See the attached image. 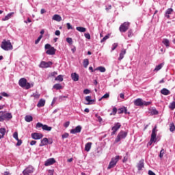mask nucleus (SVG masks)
<instances>
[{
	"label": "nucleus",
	"mask_w": 175,
	"mask_h": 175,
	"mask_svg": "<svg viewBox=\"0 0 175 175\" xmlns=\"http://www.w3.org/2000/svg\"><path fill=\"white\" fill-rule=\"evenodd\" d=\"M55 80L56 81H64V77H62V75H58Z\"/></svg>",
	"instance_id": "36"
},
{
	"label": "nucleus",
	"mask_w": 175,
	"mask_h": 175,
	"mask_svg": "<svg viewBox=\"0 0 175 175\" xmlns=\"http://www.w3.org/2000/svg\"><path fill=\"white\" fill-rule=\"evenodd\" d=\"M117 114V108L113 107L112 113H110V116H116Z\"/></svg>",
	"instance_id": "42"
},
{
	"label": "nucleus",
	"mask_w": 175,
	"mask_h": 175,
	"mask_svg": "<svg viewBox=\"0 0 175 175\" xmlns=\"http://www.w3.org/2000/svg\"><path fill=\"white\" fill-rule=\"evenodd\" d=\"M1 95H2V96H5V98L9 97V94H8V93H6L5 92H2Z\"/></svg>",
	"instance_id": "56"
},
{
	"label": "nucleus",
	"mask_w": 175,
	"mask_h": 175,
	"mask_svg": "<svg viewBox=\"0 0 175 175\" xmlns=\"http://www.w3.org/2000/svg\"><path fill=\"white\" fill-rule=\"evenodd\" d=\"M130 25H131V23H129V22H124L119 27V31L120 32H126L127 30L129 29Z\"/></svg>",
	"instance_id": "9"
},
{
	"label": "nucleus",
	"mask_w": 175,
	"mask_h": 175,
	"mask_svg": "<svg viewBox=\"0 0 175 175\" xmlns=\"http://www.w3.org/2000/svg\"><path fill=\"white\" fill-rule=\"evenodd\" d=\"M170 132H174L175 131V125H174V123H171L170 124Z\"/></svg>",
	"instance_id": "34"
},
{
	"label": "nucleus",
	"mask_w": 175,
	"mask_h": 175,
	"mask_svg": "<svg viewBox=\"0 0 175 175\" xmlns=\"http://www.w3.org/2000/svg\"><path fill=\"white\" fill-rule=\"evenodd\" d=\"M172 12H173V9L169 8L167 10L165 14H172Z\"/></svg>",
	"instance_id": "47"
},
{
	"label": "nucleus",
	"mask_w": 175,
	"mask_h": 175,
	"mask_svg": "<svg viewBox=\"0 0 175 175\" xmlns=\"http://www.w3.org/2000/svg\"><path fill=\"white\" fill-rule=\"evenodd\" d=\"M44 105H46V100L41 98L40 99V100L38 101L37 106L38 107H43L44 106Z\"/></svg>",
	"instance_id": "20"
},
{
	"label": "nucleus",
	"mask_w": 175,
	"mask_h": 175,
	"mask_svg": "<svg viewBox=\"0 0 175 175\" xmlns=\"http://www.w3.org/2000/svg\"><path fill=\"white\" fill-rule=\"evenodd\" d=\"M91 146H92V142H88L85 145V151H87V152H88L90 150H91Z\"/></svg>",
	"instance_id": "25"
},
{
	"label": "nucleus",
	"mask_w": 175,
	"mask_h": 175,
	"mask_svg": "<svg viewBox=\"0 0 175 175\" xmlns=\"http://www.w3.org/2000/svg\"><path fill=\"white\" fill-rule=\"evenodd\" d=\"M33 173V167L32 165L28 166L25 170L23 171V175H29Z\"/></svg>",
	"instance_id": "11"
},
{
	"label": "nucleus",
	"mask_w": 175,
	"mask_h": 175,
	"mask_svg": "<svg viewBox=\"0 0 175 175\" xmlns=\"http://www.w3.org/2000/svg\"><path fill=\"white\" fill-rule=\"evenodd\" d=\"M148 174H149V175H157V174H155L154 173V172H152V170H149V171H148Z\"/></svg>",
	"instance_id": "62"
},
{
	"label": "nucleus",
	"mask_w": 175,
	"mask_h": 175,
	"mask_svg": "<svg viewBox=\"0 0 175 175\" xmlns=\"http://www.w3.org/2000/svg\"><path fill=\"white\" fill-rule=\"evenodd\" d=\"M163 95H170V91L166 88H163L161 91Z\"/></svg>",
	"instance_id": "27"
},
{
	"label": "nucleus",
	"mask_w": 175,
	"mask_h": 175,
	"mask_svg": "<svg viewBox=\"0 0 175 175\" xmlns=\"http://www.w3.org/2000/svg\"><path fill=\"white\" fill-rule=\"evenodd\" d=\"M110 38V34H107V36H105L101 40H100V43H103V42H106V40H107V39H109Z\"/></svg>",
	"instance_id": "38"
},
{
	"label": "nucleus",
	"mask_w": 175,
	"mask_h": 175,
	"mask_svg": "<svg viewBox=\"0 0 175 175\" xmlns=\"http://www.w3.org/2000/svg\"><path fill=\"white\" fill-rule=\"evenodd\" d=\"M18 84L22 88H25L26 90L31 88V83L27 82V79L25 78H21L18 81Z\"/></svg>",
	"instance_id": "5"
},
{
	"label": "nucleus",
	"mask_w": 175,
	"mask_h": 175,
	"mask_svg": "<svg viewBox=\"0 0 175 175\" xmlns=\"http://www.w3.org/2000/svg\"><path fill=\"white\" fill-rule=\"evenodd\" d=\"M117 47H118V44L117 43H114L113 45H112V50H116V49H117Z\"/></svg>",
	"instance_id": "53"
},
{
	"label": "nucleus",
	"mask_w": 175,
	"mask_h": 175,
	"mask_svg": "<svg viewBox=\"0 0 175 175\" xmlns=\"http://www.w3.org/2000/svg\"><path fill=\"white\" fill-rule=\"evenodd\" d=\"M128 38H132L133 36V31L132 29H130L127 32Z\"/></svg>",
	"instance_id": "40"
},
{
	"label": "nucleus",
	"mask_w": 175,
	"mask_h": 175,
	"mask_svg": "<svg viewBox=\"0 0 175 175\" xmlns=\"http://www.w3.org/2000/svg\"><path fill=\"white\" fill-rule=\"evenodd\" d=\"M81 132V126H77L75 129L70 130V133L75 135V133H80Z\"/></svg>",
	"instance_id": "15"
},
{
	"label": "nucleus",
	"mask_w": 175,
	"mask_h": 175,
	"mask_svg": "<svg viewBox=\"0 0 175 175\" xmlns=\"http://www.w3.org/2000/svg\"><path fill=\"white\" fill-rule=\"evenodd\" d=\"M47 144H53V139H49L47 137L43 138L39 146L43 147V146H47Z\"/></svg>",
	"instance_id": "10"
},
{
	"label": "nucleus",
	"mask_w": 175,
	"mask_h": 175,
	"mask_svg": "<svg viewBox=\"0 0 175 175\" xmlns=\"http://www.w3.org/2000/svg\"><path fill=\"white\" fill-rule=\"evenodd\" d=\"M137 167L138 170H142L143 167H144V160H140L137 165Z\"/></svg>",
	"instance_id": "17"
},
{
	"label": "nucleus",
	"mask_w": 175,
	"mask_h": 175,
	"mask_svg": "<svg viewBox=\"0 0 175 175\" xmlns=\"http://www.w3.org/2000/svg\"><path fill=\"white\" fill-rule=\"evenodd\" d=\"M126 54V50L125 49H122L120 53V57H119V61H121L124 58V55Z\"/></svg>",
	"instance_id": "26"
},
{
	"label": "nucleus",
	"mask_w": 175,
	"mask_h": 175,
	"mask_svg": "<svg viewBox=\"0 0 175 175\" xmlns=\"http://www.w3.org/2000/svg\"><path fill=\"white\" fill-rule=\"evenodd\" d=\"M36 141L35 140H32L31 142H30V146H35V144H36Z\"/></svg>",
	"instance_id": "61"
},
{
	"label": "nucleus",
	"mask_w": 175,
	"mask_h": 175,
	"mask_svg": "<svg viewBox=\"0 0 175 175\" xmlns=\"http://www.w3.org/2000/svg\"><path fill=\"white\" fill-rule=\"evenodd\" d=\"M51 75V76H53L54 77L57 76V75H58V73L57 72H53Z\"/></svg>",
	"instance_id": "64"
},
{
	"label": "nucleus",
	"mask_w": 175,
	"mask_h": 175,
	"mask_svg": "<svg viewBox=\"0 0 175 175\" xmlns=\"http://www.w3.org/2000/svg\"><path fill=\"white\" fill-rule=\"evenodd\" d=\"M52 20H54L55 21H62V18L61 17V16H59V14H55L53 17H52Z\"/></svg>",
	"instance_id": "22"
},
{
	"label": "nucleus",
	"mask_w": 175,
	"mask_h": 175,
	"mask_svg": "<svg viewBox=\"0 0 175 175\" xmlns=\"http://www.w3.org/2000/svg\"><path fill=\"white\" fill-rule=\"evenodd\" d=\"M66 42H67V43H69L70 44H72V43H73V40H72L71 38H67Z\"/></svg>",
	"instance_id": "48"
},
{
	"label": "nucleus",
	"mask_w": 175,
	"mask_h": 175,
	"mask_svg": "<svg viewBox=\"0 0 175 175\" xmlns=\"http://www.w3.org/2000/svg\"><path fill=\"white\" fill-rule=\"evenodd\" d=\"M36 128H42L43 131H46L47 132H50L53 129V127L49 126L47 124H43L40 122L36 124Z\"/></svg>",
	"instance_id": "8"
},
{
	"label": "nucleus",
	"mask_w": 175,
	"mask_h": 175,
	"mask_svg": "<svg viewBox=\"0 0 175 175\" xmlns=\"http://www.w3.org/2000/svg\"><path fill=\"white\" fill-rule=\"evenodd\" d=\"M25 120L26 122H31V121H33V118L32 117V116L27 115L25 117Z\"/></svg>",
	"instance_id": "29"
},
{
	"label": "nucleus",
	"mask_w": 175,
	"mask_h": 175,
	"mask_svg": "<svg viewBox=\"0 0 175 175\" xmlns=\"http://www.w3.org/2000/svg\"><path fill=\"white\" fill-rule=\"evenodd\" d=\"M118 161H120V156H116L115 157L112 158L108 165V170L112 169V167H114V166L117 165V162H118Z\"/></svg>",
	"instance_id": "6"
},
{
	"label": "nucleus",
	"mask_w": 175,
	"mask_h": 175,
	"mask_svg": "<svg viewBox=\"0 0 175 175\" xmlns=\"http://www.w3.org/2000/svg\"><path fill=\"white\" fill-rule=\"evenodd\" d=\"M13 118L12 113L0 111V122H2L5 120L10 121Z\"/></svg>",
	"instance_id": "1"
},
{
	"label": "nucleus",
	"mask_w": 175,
	"mask_h": 175,
	"mask_svg": "<svg viewBox=\"0 0 175 175\" xmlns=\"http://www.w3.org/2000/svg\"><path fill=\"white\" fill-rule=\"evenodd\" d=\"M31 137L34 140H40V139L43 138V134L40 133H31Z\"/></svg>",
	"instance_id": "12"
},
{
	"label": "nucleus",
	"mask_w": 175,
	"mask_h": 175,
	"mask_svg": "<svg viewBox=\"0 0 175 175\" xmlns=\"http://www.w3.org/2000/svg\"><path fill=\"white\" fill-rule=\"evenodd\" d=\"M55 35H56V36H59V35H61V31H59V30H57L55 32Z\"/></svg>",
	"instance_id": "60"
},
{
	"label": "nucleus",
	"mask_w": 175,
	"mask_h": 175,
	"mask_svg": "<svg viewBox=\"0 0 175 175\" xmlns=\"http://www.w3.org/2000/svg\"><path fill=\"white\" fill-rule=\"evenodd\" d=\"M71 79L73 81H79V79H80V76L76 72H72L71 74Z\"/></svg>",
	"instance_id": "16"
},
{
	"label": "nucleus",
	"mask_w": 175,
	"mask_h": 175,
	"mask_svg": "<svg viewBox=\"0 0 175 175\" xmlns=\"http://www.w3.org/2000/svg\"><path fill=\"white\" fill-rule=\"evenodd\" d=\"M54 163H55V159L51 158L45 161L44 166H51V165H54Z\"/></svg>",
	"instance_id": "14"
},
{
	"label": "nucleus",
	"mask_w": 175,
	"mask_h": 175,
	"mask_svg": "<svg viewBox=\"0 0 175 175\" xmlns=\"http://www.w3.org/2000/svg\"><path fill=\"white\" fill-rule=\"evenodd\" d=\"M44 49L45 50H47L46 51V54H48V55H54L55 54V51H57V49L51 46L50 44H46Z\"/></svg>",
	"instance_id": "4"
},
{
	"label": "nucleus",
	"mask_w": 175,
	"mask_h": 175,
	"mask_svg": "<svg viewBox=\"0 0 175 175\" xmlns=\"http://www.w3.org/2000/svg\"><path fill=\"white\" fill-rule=\"evenodd\" d=\"M109 97H110V94L109 93H106L101 97V98L99 99V100H102L103 99H107V98H109Z\"/></svg>",
	"instance_id": "37"
},
{
	"label": "nucleus",
	"mask_w": 175,
	"mask_h": 175,
	"mask_svg": "<svg viewBox=\"0 0 175 175\" xmlns=\"http://www.w3.org/2000/svg\"><path fill=\"white\" fill-rule=\"evenodd\" d=\"M161 69H162V66H157L154 71V72H158V70H161Z\"/></svg>",
	"instance_id": "59"
},
{
	"label": "nucleus",
	"mask_w": 175,
	"mask_h": 175,
	"mask_svg": "<svg viewBox=\"0 0 175 175\" xmlns=\"http://www.w3.org/2000/svg\"><path fill=\"white\" fill-rule=\"evenodd\" d=\"M165 152H166V150L165 149H161L159 154V158L161 159L163 158V155H165Z\"/></svg>",
	"instance_id": "35"
},
{
	"label": "nucleus",
	"mask_w": 175,
	"mask_h": 175,
	"mask_svg": "<svg viewBox=\"0 0 175 175\" xmlns=\"http://www.w3.org/2000/svg\"><path fill=\"white\" fill-rule=\"evenodd\" d=\"M126 136H128V132L121 131L118 133L116 139H115V143H118L119 142H121V139H125Z\"/></svg>",
	"instance_id": "7"
},
{
	"label": "nucleus",
	"mask_w": 175,
	"mask_h": 175,
	"mask_svg": "<svg viewBox=\"0 0 175 175\" xmlns=\"http://www.w3.org/2000/svg\"><path fill=\"white\" fill-rule=\"evenodd\" d=\"M76 29L79 32H85V31H87V29H85V27H76Z\"/></svg>",
	"instance_id": "32"
},
{
	"label": "nucleus",
	"mask_w": 175,
	"mask_h": 175,
	"mask_svg": "<svg viewBox=\"0 0 175 175\" xmlns=\"http://www.w3.org/2000/svg\"><path fill=\"white\" fill-rule=\"evenodd\" d=\"M1 49L5 51H9V50H13V45H12L10 40L6 41V40H3L1 42Z\"/></svg>",
	"instance_id": "2"
},
{
	"label": "nucleus",
	"mask_w": 175,
	"mask_h": 175,
	"mask_svg": "<svg viewBox=\"0 0 175 175\" xmlns=\"http://www.w3.org/2000/svg\"><path fill=\"white\" fill-rule=\"evenodd\" d=\"M128 152H126V157H124V158H123V159H122V163H125V162H127V161H128Z\"/></svg>",
	"instance_id": "46"
},
{
	"label": "nucleus",
	"mask_w": 175,
	"mask_h": 175,
	"mask_svg": "<svg viewBox=\"0 0 175 175\" xmlns=\"http://www.w3.org/2000/svg\"><path fill=\"white\" fill-rule=\"evenodd\" d=\"M157 132H158V130L157 129V126H154L152 131L150 140L148 142V146H152L153 143H157Z\"/></svg>",
	"instance_id": "3"
},
{
	"label": "nucleus",
	"mask_w": 175,
	"mask_h": 175,
	"mask_svg": "<svg viewBox=\"0 0 175 175\" xmlns=\"http://www.w3.org/2000/svg\"><path fill=\"white\" fill-rule=\"evenodd\" d=\"M70 124V122H66L64 124L65 128H68V126H69V124Z\"/></svg>",
	"instance_id": "63"
},
{
	"label": "nucleus",
	"mask_w": 175,
	"mask_h": 175,
	"mask_svg": "<svg viewBox=\"0 0 175 175\" xmlns=\"http://www.w3.org/2000/svg\"><path fill=\"white\" fill-rule=\"evenodd\" d=\"M85 38H86V39L90 40V39H91V35H90L89 33H85Z\"/></svg>",
	"instance_id": "55"
},
{
	"label": "nucleus",
	"mask_w": 175,
	"mask_h": 175,
	"mask_svg": "<svg viewBox=\"0 0 175 175\" xmlns=\"http://www.w3.org/2000/svg\"><path fill=\"white\" fill-rule=\"evenodd\" d=\"M51 65H53V63L51 62H41L40 66H51Z\"/></svg>",
	"instance_id": "23"
},
{
	"label": "nucleus",
	"mask_w": 175,
	"mask_h": 175,
	"mask_svg": "<svg viewBox=\"0 0 175 175\" xmlns=\"http://www.w3.org/2000/svg\"><path fill=\"white\" fill-rule=\"evenodd\" d=\"M90 92H91V90L88 89H85L83 90V94H85V95H88V94H90Z\"/></svg>",
	"instance_id": "49"
},
{
	"label": "nucleus",
	"mask_w": 175,
	"mask_h": 175,
	"mask_svg": "<svg viewBox=\"0 0 175 175\" xmlns=\"http://www.w3.org/2000/svg\"><path fill=\"white\" fill-rule=\"evenodd\" d=\"M31 98H34V99H39V98H40V94H39L38 92H36L35 93H33L32 95H31Z\"/></svg>",
	"instance_id": "28"
},
{
	"label": "nucleus",
	"mask_w": 175,
	"mask_h": 175,
	"mask_svg": "<svg viewBox=\"0 0 175 175\" xmlns=\"http://www.w3.org/2000/svg\"><path fill=\"white\" fill-rule=\"evenodd\" d=\"M149 105H151V101H148V102L143 101V105L148 106Z\"/></svg>",
	"instance_id": "52"
},
{
	"label": "nucleus",
	"mask_w": 175,
	"mask_h": 175,
	"mask_svg": "<svg viewBox=\"0 0 175 175\" xmlns=\"http://www.w3.org/2000/svg\"><path fill=\"white\" fill-rule=\"evenodd\" d=\"M163 44L167 47V49H169L170 47V41L167 38H164L162 41Z\"/></svg>",
	"instance_id": "19"
},
{
	"label": "nucleus",
	"mask_w": 175,
	"mask_h": 175,
	"mask_svg": "<svg viewBox=\"0 0 175 175\" xmlns=\"http://www.w3.org/2000/svg\"><path fill=\"white\" fill-rule=\"evenodd\" d=\"M96 70H99L101 72H106V68L105 67H98L96 68Z\"/></svg>",
	"instance_id": "39"
},
{
	"label": "nucleus",
	"mask_w": 175,
	"mask_h": 175,
	"mask_svg": "<svg viewBox=\"0 0 175 175\" xmlns=\"http://www.w3.org/2000/svg\"><path fill=\"white\" fill-rule=\"evenodd\" d=\"M55 90H62V85L59 83H56L53 85Z\"/></svg>",
	"instance_id": "31"
},
{
	"label": "nucleus",
	"mask_w": 175,
	"mask_h": 175,
	"mask_svg": "<svg viewBox=\"0 0 175 175\" xmlns=\"http://www.w3.org/2000/svg\"><path fill=\"white\" fill-rule=\"evenodd\" d=\"M85 100L88 102V103H85V105H92V103L95 102V100L91 99V96H86Z\"/></svg>",
	"instance_id": "24"
},
{
	"label": "nucleus",
	"mask_w": 175,
	"mask_h": 175,
	"mask_svg": "<svg viewBox=\"0 0 175 175\" xmlns=\"http://www.w3.org/2000/svg\"><path fill=\"white\" fill-rule=\"evenodd\" d=\"M13 137L16 140H18V133L14 132V134H13Z\"/></svg>",
	"instance_id": "44"
},
{
	"label": "nucleus",
	"mask_w": 175,
	"mask_h": 175,
	"mask_svg": "<svg viewBox=\"0 0 175 175\" xmlns=\"http://www.w3.org/2000/svg\"><path fill=\"white\" fill-rule=\"evenodd\" d=\"M14 12H10L4 18H2V21H8V20H10V18L13 17Z\"/></svg>",
	"instance_id": "18"
},
{
	"label": "nucleus",
	"mask_w": 175,
	"mask_h": 175,
	"mask_svg": "<svg viewBox=\"0 0 175 175\" xmlns=\"http://www.w3.org/2000/svg\"><path fill=\"white\" fill-rule=\"evenodd\" d=\"M169 107H170V109H171V110H174V109H175V101L171 103Z\"/></svg>",
	"instance_id": "41"
},
{
	"label": "nucleus",
	"mask_w": 175,
	"mask_h": 175,
	"mask_svg": "<svg viewBox=\"0 0 175 175\" xmlns=\"http://www.w3.org/2000/svg\"><path fill=\"white\" fill-rule=\"evenodd\" d=\"M120 128H121V123L120 122H117L114 124V126L112 127L111 131V135H116V133H117V131H118V129H120Z\"/></svg>",
	"instance_id": "13"
},
{
	"label": "nucleus",
	"mask_w": 175,
	"mask_h": 175,
	"mask_svg": "<svg viewBox=\"0 0 175 175\" xmlns=\"http://www.w3.org/2000/svg\"><path fill=\"white\" fill-rule=\"evenodd\" d=\"M135 106H143V100L141 98H138L134 101Z\"/></svg>",
	"instance_id": "21"
},
{
	"label": "nucleus",
	"mask_w": 175,
	"mask_h": 175,
	"mask_svg": "<svg viewBox=\"0 0 175 175\" xmlns=\"http://www.w3.org/2000/svg\"><path fill=\"white\" fill-rule=\"evenodd\" d=\"M42 38H43V36L40 35L38 38L35 41V44H38L39 42L42 40Z\"/></svg>",
	"instance_id": "45"
},
{
	"label": "nucleus",
	"mask_w": 175,
	"mask_h": 175,
	"mask_svg": "<svg viewBox=\"0 0 175 175\" xmlns=\"http://www.w3.org/2000/svg\"><path fill=\"white\" fill-rule=\"evenodd\" d=\"M89 64H90V61L88 60V59H85L83 60V66H88Z\"/></svg>",
	"instance_id": "43"
},
{
	"label": "nucleus",
	"mask_w": 175,
	"mask_h": 175,
	"mask_svg": "<svg viewBox=\"0 0 175 175\" xmlns=\"http://www.w3.org/2000/svg\"><path fill=\"white\" fill-rule=\"evenodd\" d=\"M62 139H67V137H69V134L68 133H64L62 136Z\"/></svg>",
	"instance_id": "51"
},
{
	"label": "nucleus",
	"mask_w": 175,
	"mask_h": 175,
	"mask_svg": "<svg viewBox=\"0 0 175 175\" xmlns=\"http://www.w3.org/2000/svg\"><path fill=\"white\" fill-rule=\"evenodd\" d=\"M5 133H6V129H0V139L3 138V137L5 136Z\"/></svg>",
	"instance_id": "30"
},
{
	"label": "nucleus",
	"mask_w": 175,
	"mask_h": 175,
	"mask_svg": "<svg viewBox=\"0 0 175 175\" xmlns=\"http://www.w3.org/2000/svg\"><path fill=\"white\" fill-rule=\"evenodd\" d=\"M57 97L53 98L52 103H51V105L53 106V105L55 104V102H57Z\"/></svg>",
	"instance_id": "57"
},
{
	"label": "nucleus",
	"mask_w": 175,
	"mask_h": 175,
	"mask_svg": "<svg viewBox=\"0 0 175 175\" xmlns=\"http://www.w3.org/2000/svg\"><path fill=\"white\" fill-rule=\"evenodd\" d=\"M17 140V143H16V146H21V144H23V141L21 140V139H16Z\"/></svg>",
	"instance_id": "50"
},
{
	"label": "nucleus",
	"mask_w": 175,
	"mask_h": 175,
	"mask_svg": "<svg viewBox=\"0 0 175 175\" xmlns=\"http://www.w3.org/2000/svg\"><path fill=\"white\" fill-rule=\"evenodd\" d=\"M125 108H126L125 107L119 108L118 109V114H122L124 112V111L126 110Z\"/></svg>",
	"instance_id": "33"
},
{
	"label": "nucleus",
	"mask_w": 175,
	"mask_h": 175,
	"mask_svg": "<svg viewBox=\"0 0 175 175\" xmlns=\"http://www.w3.org/2000/svg\"><path fill=\"white\" fill-rule=\"evenodd\" d=\"M152 114L156 116L157 114H158V111L157 109H152Z\"/></svg>",
	"instance_id": "58"
},
{
	"label": "nucleus",
	"mask_w": 175,
	"mask_h": 175,
	"mask_svg": "<svg viewBox=\"0 0 175 175\" xmlns=\"http://www.w3.org/2000/svg\"><path fill=\"white\" fill-rule=\"evenodd\" d=\"M67 26V29H73V27H72V25H70V23H68L66 24Z\"/></svg>",
	"instance_id": "54"
}]
</instances>
